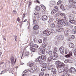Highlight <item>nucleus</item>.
I'll return each mask as SVG.
<instances>
[{
  "label": "nucleus",
  "instance_id": "f257e3e1",
  "mask_svg": "<svg viewBox=\"0 0 76 76\" xmlns=\"http://www.w3.org/2000/svg\"><path fill=\"white\" fill-rule=\"evenodd\" d=\"M41 58L43 61H46L47 56L45 55H43L41 57L39 56L35 60L36 62H39L40 64H42V62L41 61Z\"/></svg>",
  "mask_w": 76,
  "mask_h": 76
},
{
  "label": "nucleus",
  "instance_id": "f03ea898",
  "mask_svg": "<svg viewBox=\"0 0 76 76\" xmlns=\"http://www.w3.org/2000/svg\"><path fill=\"white\" fill-rule=\"evenodd\" d=\"M60 20V18H58L56 19V21H57V24L59 25V26H58V28H60L61 27H62L63 26V19H62L61 20Z\"/></svg>",
  "mask_w": 76,
  "mask_h": 76
},
{
  "label": "nucleus",
  "instance_id": "7ed1b4c3",
  "mask_svg": "<svg viewBox=\"0 0 76 76\" xmlns=\"http://www.w3.org/2000/svg\"><path fill=\"white\" fill-rule=\"evenodd\" d=\"M56 64H57V68H61L64 66V63L61 62L60 61H58L56 63Z\"/></svg>",
  "mask_w": 76,
  "mask_h": 76
},
{
  "label": "nucleus",
  "instance_id": "20e7f679",
  "mask_svg": "<svg viewBox=\"0 0 76 76\" xmlns=\"http://www.w3.org/2000/svg\"><path fill=\"white\" fill-rule=\"evenodd\" d=\"M57 40H63L64 39V37L63 36H60L58 35L55 38Z\"/></svg>",
  "mask_w": 76,
  "mask_h": 76
},
{
  "label": "nucleus",
  "instance_id": "39448f33",
  "mask_svg": "<svg viewBox=\"0 0 76 76\" xmlns=\"http://www.w3.org/2000/svg\"><path fill=\"white\" fill-rule=\"evenodd\" d=\"M52 75L53 76H56V69L54 68H53L52 69Z\"/></svg>",
  "mask_w": 76,
  "mask_h": 76
},
{
  "label": "nucleus",
  "instance_id": "423d86ee",
  "mask_svg": "<svg viewBox=\"0 0 76 76\" xmlns=\"http://www.w3.org/2000/svg\"><path fill=\"white\" fill-rule=\"evenodd\" d=\"M69 72L71 73L72 75H73L75 74V72H76V69L75 68L72 67L69 69Z\"/></svg>",
  "mask_w": 76,
  "mask_h": 76
},
{
  "label": "nucleus",
  "instance_id": "0eeeda50",
  "mask_svg": "<svg viewBox=\"0 0 76 76\" xmlns=\"http://www.w3.org/2000/svg\"><path fill=\"white\" fill-rule=\"evenodd\" d=\"M52 55V59H53V60H56L57 57H58V54L56 53H54V54L53 53Z\"/></svg>",
  "mask_w": 76,
  "mask_h": 76
},
{
  "label": "nucleus",
  "instance_id": "6e6552de",
  "mask_svg": "<svg viewBox=\"0 0 76 76\" xmlns=\"http://www.w3.org/2000/svg\"><path fill=\"white\" fill-rule=\"evenodd\" d=\"M43 33V34H46L47 36H49V35H50L51 33L50 32V31H48V30L47 29L44 31Z\"/></svg>",
  "mask_w": 76,
  "mask_h": 76
},
{
  "label": "nucleus",
  "instance_id": "1a4fd4ad",
  "mask_svg": "<svg viewBox=\"0 0 76 76\" xmlns=\"http://www.w3.org/2000/svg\"><path fill=\"white\" fill-rule=\"evenodd\" d=\"M60 53L61 54H63L64 53V47L61 46L59 49Z\"/></svg>",
  "mask_w": 76,
  "mask_h": 76
},
{
  "label": "nucleus",
  "instance_id": "9d476101",
  "mask_svg": "<svg viewBox=\"0 0 76 76\" xmlns=\"http://www.w3.org/2000/svg\"><path fill=\"white\" fill-rule=\"evenodd\" d=\"M59 68L58 69V72L59 73H63V66L61 68Z\"/></svg>",
  "mask_w": 76,
  "mask_h": 76
},
{
  "label": "nucleus",
  "instance_id": "9b49d317",
  "mask_svg": "<svg viewBox=\"0 0 76 76\" xmlns=\"http://www.w3.org/2000/svg\"><path fill=\"white\" fill-rule=\"evenodd\" d=\"M56 3L54 1H50V6H53V5H55Z\"/></svg>",
  "mask_w": 76,
  "mask_h": 76
},
{
  "label": "nucleus",
  "instance_id": "f8f14e48",
  "mask_svg": "<svg viewBox=\"0 0 76 76\" xmlns=\"http://www.w3.org/2000/svg\"><path fill=\"white\" fill-rule=\"evenodd\" d=\"M29 54V52H26L25 53L23 54L22 57H23V56H28Z\"/></svg>",
  "mask_w": 76,
  "mask_h": 76
},
{
  "label": "nucleus",
  "instance_id": "ddd939ff",
  "mask_svg": "<svg viewBox=\"0 0 76 76\" xmlns=\"http://www.w3.org/2000/svg\"><path fill=\"white\" fill-rule=\"evenodd\" d=\"M75 45H74V44L73 43H70L69 44V47L70 48H74V47Z\"/></svg>",
  "mask_w": 76,
  "mask_h": 76
},
{
  "label": "nucleus",
  "instance_id": "4468645a",
  "mask_svg": "<svg viewBox=\"0 0 76 76\" xmlns=\"http://www.w3.org/2000/svg\"><path fill=\"white\" fill-rule=\"evenodd\" d=\"M47 44H48V43L46 42H43L42 44V47H46L47 45Z\"/></svg>",
  "mask_w": 76,
  "mask_h": 76
},
{
  "label": "nucleus",
  "instance_id": "2eb2a0df",
  "mask_svg": "<svg viewBox=\"0 0 76 76\" xmlns=\"http://www.w3.org/2000/svg\"><path fill=\"white\" fill-rule=\"evenodd\" d=\"M63 71H62V73H63L64 75V74H66V73L68 72V70H67L66 69H64V68H63Z\"/></svg>",
  "mask_w": 76,
  "mask_h": 76
},
{
  "label": "nucleus",
  "instance_id": "dca6fc26",
  "mask_svg": "<svg viewBox=\"0 0 76 76\" xmlns=\"http://www.w3.org/2000/svg\"><path fill=\"white\" fill-rule=\"evenodd\" d=\"M76 0H69V3L71 4H73L75 3V1Z\"/></svg>",
  "mask_w": 76,
  "mask_h": 76
},
{
  "label": "nucleus",
  "instance_id": "f3484780",
  "mask_svg": "<svg viewBox=\"0 0 76 76\" xmlns=\"http://www.w3.org/2000/svg\"><path fill=\"white\" fill-rule=\"evenodd\" d=\"M43 20H46L47 19V17L46 16H43L42 18Z\"/></svg>",
  "mask_w": 76,
  "mask_h": 76
},
{
  "label": "nucleus",
  "instance_id": "a211bd4d",
  "mask_svg": "<svg viewBox=\"0 0 76 76\" xmlns=\"http://www.w3.org/2000/svg\"><path fill=\"white\" fill-rule=\"evenodd\" d=\"M63 19V22L64 23L66 22V20H67V17H66V16H64V19Z\"/></svg>",
  "mask_w": 76,
  "mask_h": 76
},
{
  "label": "nucleus",
  "instance_id": "6ab92c4d",
  "mask_svg": "<svg viewBox=\"0 0 76 76\" xmlns=\"http://www.w3.org/2000/svg\"><path fill=\"white\" fill-rule=\"evenodd\" d=\"M64 30V29L63 28H59L58 29H57V31L58 32H63Z\"/></svg>",
  "mask_w": 76,
  "mask_h": 76
},
{
  "label": "nucleus",
  "instance_id": "aec40b11",
  "mask_svg": "<svg viewBox=\"0 0 76 76\" xmlns=\"http://www.w3.org/2000/svg\"><path fill=\"white\" fill-rule=\"evenodd\" d=\"M72 5H73V4H71V5H69L68 6H67L66 7V9H67V10H69V9H70V8L71 7H72Z\"/></svg>",
  "mask_w": 76,
  "mask_h": 76
},
{
  "label": "nucleus",
  "instance_id": "412c9836",
  "mask_svg": "<svg viewBox=\"0 0 76 76\" xmlns=\"http://www.w3.org/2000/svg\"><path fill=\"white\" fill-rule=\"evenodd\" d=\"M64 34L65 35H66V36H68V35H69V32L67 30H65Z\"/></svg>",
  "mask_w": 76,
  "mask_h": 76
},
{
  "label": "nucleus",
  "instance_id": "4be33fe9",
  "mask_svg": "<svg viewBox=\"0 0 76 76\" xmlns=\"http://www.w3.org/2000/svg\"><path fill=\"white\" fill-rule=\"evenodd\" d=\"M57 47H55L54 48L53 50V54H54V53H56V52L57 51Z\"/></svg>",
  "mask_w": 76,
  "mask_h": 76
},
{
  "label": "nucleus",
  "instance_id": "5701e85b",
  "mask_svg": "<svg viewBox=\"0 0 76 76\" xmlns=\"http://www.w3.org/2000/svg\"><path fill=\"white\" fill-rule=\"evenodd\" d=\"M11 60V61L12 64H13V63H14V57H11L10 58Z\"/></svg>",
  "mask_w": 76,
  "mask_h": 76
},
{
  "label": "nucleus",
  "instance_id": "b1692460",
  "mask_svg": "<svg viewBox=\"0 0 76 76\" xmlns=\"http://www.w3.org/2000/svg\"><path fill=\"white\" fill-rule=\"evenodd\" d=\"M69 18L70 20H72V19H74V15H69Z\"/></svg>",
  "mask_w": 76,
  "mask_h": 76
},
{
  "label": "nucleus",
  "instance_id": "393cba45",
  "mask_svg": "<svg viewBox=\"0 0 76 76\" xmlns=\"http://www.w3.org/2000/svg\"><path fill=\"white\" fill-rule=\"evenodd\" d=\"M69 22L71 23H72V24H75L76 25V21L74 20H70L69 21Z\"/></svg>",
  "mask_w": 76,
  "mask_h": 76
},
{
  "label": "nucleus",
  "instance_id": "a878e982",
  "mask_svg": "<svg viewBox=\"0 0 76 76\" xmlns=\"http://www.w3.org/2000/svg\"><path fill=\"white\" fill-rule=\"evenodd\" d=\"M53 10L56 11V12H57L58 11V7L56 6L54 7Z\"/></svg>",
  "mask_w": 76,
  "mask_h": 76
},
{
  "label": "nucleus",
  "instance_id": "bb28decb",
  "mask_svg": "<svg viewBox=\"0 0 76 76\" xmlns=\"http://www.w3.org/2000/svg\"><path fill=\"white\" fill-rule=\"evenodd\" d=\"M60 8L62 10H64V5H63V4H61V5L60 7Z\"/></svg>",
  "mask_w": 76,
  "mask_h": 76
},
{
  "label": "nucleus",
  "instance_id": "cd10ccee",
  "mask_svg": "<svg viewBox=\"0 0 76 76\" xmlns=\"http://www.w3.org/2000/svg\"><path fill=\"white\" fill-rule=\"evenodd\" d=\"M38 28H39V26L37 25L34 26V27H33V29L34 30H36L37 29H38Z\"/></svg>",
  "mask_w": 76,
  "mask_h": 76
},
{
  "label": "nucleus",
  "instance_id": "c85d7f7f",
  "mask_svg": "<svg viewBox=\"0 0 76 76\" xmlns=\"http://www.w3.org/2000/svg\"><path fill=\"white\" fill-rule=\"evenodd\" d=\"M47 66V64L45 63H43L42 65V67H46Z\"/></svg>",
  "mask_w": 76,
  "mask_h": 76
},
{
  "label": "nucleus",
  "instance_id": "c756f323",
  "mask_svg": "<svg viewBox=\"0 0 76 76\" xmlns=\"http://www.w3.org/2000/svg\"><path fill=\"white\" fill-rule=\"evenodd\" d=\"M52 60H53L52 56H50L48 58V60L49 61H52Z\"/></svg>",
  "mask_w": 76,
  "mask_h": 76
},
{
  "label": "nucleus",
  "instance_id": "7c9ffc66",
  "mask_svg": "<svg viewBox=\"0 0 76 76\" xmlns=\"http://www.w3.org/2000/svg\"><path fill=\"white\" fill-rule=\"evenodd\" d=\"M73 6V7H75L76 10V0L74 1V4H72Z\"/></svg>",
  "mask_w": 76,
  "mask_h": 76
},
{
  "label": "nucleus",
  "instance_id": "2f4dec72",
  "mask_svg": "<svg viewBox=\"0 0 76 76\" xmlns=\"http://www.w3.org/2000/svg\"><path fill=\"white\" fill-rule=\"evenodd\" d=\"M47 53H48L49 54V55L51 56V55H52V52L51 51H48V50H47Z\"/></svg>",
  "mask_w": 76,
  "mask_h": 76
},
{
  "label": "nucleus",
  "instance_id": "473e14b6",
  "mask_svg": "<svg viewBox=\"0 0 76 76\" xmlns=\"http://www.w3.org/2000/svg\"><path fill=\"white\" fill-rule=\"evenodd\" d=\"M57 12L55 10H52L51 11V14L52 15H54L55 13H56Z\"/></svg>",
  "mask_w": 76,
  "mask_h": 76
},
{
  "label": "nucleus",
  "instance_id": "72a5a7b5",
  "mask_svg": "<svg viewBox=\"0 0 76 76\" xmlns=\"http://www.w3.org/2000/svg\"><path fill=\"white\" fill-rule=\"evenodd\" d=\"M64 23L66 24V25H67V26H69L70 25V22L68 23L66 22Z\"/></svg>",
  "mask_w": 76,
  "mask_h": 76
},
{
  "label": "nucleus",
  "instance_id": "f704fd0d",
  "mask_svg": "<svg viewBox=\"0 0 76 76\" xmlns=\"http://www.w3.org/2000/svg\"><path fill=\"white\" fill-rule=\"evenodd\" d=\"M41 7H42V9L44 10H45L46 8L44 6V5H42L41 6Z\"/></svg>",
  "mask_w": 76,
  "mask_h": 76
},
{
  "label": "nucleus",
  "instance_id": "c9c22d12",
  "mask_svg": "<svg viewBox=\"0 0 76 76\" xmlns=\"http://www.w3.org/2000/svg\"><path fill=\"white\" fill-rule=\"evenodd\" d=\"M38 33V30H36L35 31H34V34H37Z\"/></svg>",
  "mask_w": 76,
  "mask_h": 76
},
{
  "label": "nucleus",
  "instance_id": "e433bc0d",
  "mask_svg": "<svg viewBox=\"0 0 76 76\" xmlns=\"http://www.w3.org/2000/svg\"><path fill=\"white\" fill-rule=\"evenodd\" d=\"M34 65V64L33 63H31L29 64V66L31 67H32Z\"/></svg>",
  "mask_w": 76,
  "mask_h": 76
},
{
  "label": "nucleus",
  "instance_id": "4c0bfd02",
  "mask_svg": "<svg viewBox=\"0 0 76 76\" xmlns=\"http://www.w3.org/2000/svg\"><path fill=\"white\" fill-rule=\"evenodd\" d=\"M40 10V8L39 7H36V10H37V11H39Z\"/></svg>",
  "mask_w": 76,
  "mask_h": 76
},
{
  "label": "nucleus",
  "instance_id": "58836bf2",
  "mask_svg": "<svg viewBox=\"0 0 76 76\" xmlns=\"http://www.w3.org/2000/svg\"><path fill=\"white\" fill-rule=\"evenodd\" d=\"M44 72H41L40 73V74H39V76H43V75H44Z\"/></svg>",
  "mask_w": 76,
  "mask_h": 76
},
{
  "label": "nucleus",
  "instance_id": "ea45409f",
  "mask_svg": "<svg viewBox=\"0 0 76 76\" xmlns=\"http://www.w3.org/2000/svg\"><path fill=\"white\" fill-rule=\"evenodd\" d=\"M54 27H55V25L54 24H52L51 25V28H54Z\"/></svg>",
  "mask_w": 76,
  "mask_h": 76
},
{
  "label": "nucleus",
  "instance_id": "a19ab883",
  "mask_svg": "<svg viewBox=\"0 0 76 76\" xmlns=\"http://www.w3.org/2000/svg\"><path fill=\"white\" fill-rule=\"evenodd\" d=\"M0 65H2L4 66V62L1 61L0 63Z\"/></svg>",
  "mask_w": 76,
  "mask_h": 76
},
{
  "label": "nucleus",
  "instance_id": "79ce46f5",
  "mask_svg": "<svg viewBox=\"0 0 76 76\" xmlns=\"http://www.w3.org/2000/svg\"><path fill=\"white\" fill-rule=\"evenodd\" d=\"M33 69H34V70H37V66H34V67H33Z\"/></svg>",
  "mask_w": 76,
  "mask_h": 76
},
{
  "label": "nucleus",
  "instance_id": "37998d69",
  "mask_svg": "<svg viewBox=\"0 0 76 76\" xmlns=\"http://www.w3.org/2000/svg\"><path fill=\"white\" fill-rule=\"evenodd\" d=\"M46 69V68L45 67H44L42 68V69H41V71H45V69Z\"/></svg>",
  "mask_w": 76,
  "mask_h": 76
},
{
  "label": "nucleus",
  "instance_id": "c03bdc74",
  "mask_svg": "<svg viewBox=\"0 0 76 76\" xmlns=\"http://www.w3.org/2000/svg\"><path fill=\"white\" fill-rule=\"evenodd\" d=\"M31 51H32V52H35L36 51V49L32 48L31 49Z\"/></svg>",
  "mask_w": 76,
  "mask_h": 76
},
{
  "label": "nucleus",
  "instance_id": "a18cd8bd",
  "mask_svg": "<svg viewBox=\"0 0 76 76\" xmlns=\"http://www.w3.org/2000/svg\"><path fill=\"white\" fill-rule=\"evenodd\" d=\"M34 46L36 48H38V47H39V46L35 44L34 45Z\"/></svg>",
  "mask_w": 76,
  "mask_h": 76
},
{
  "label": "nucleus",
  "instance_id": "49530a36",
  "mask_svg": "<svg viewBox=\"0 0 76 76\" xmlns=\"http://www.w3.org/2000/svg\"><path fill=\"white\" fill-rule=\"evenodd\" d=\"M41 53H42V51L41 50H40L38 52L39 55H41Z\"/></svg>",
  "mask_w": 76,
  "mask_h": 76
},
{
  "label": "nucleus",
  "instance_id": "de8ad7c7",
  "mask_svg": "<svg viewBox=\"0 0 76 76\" xmlns=\"http://www.w3.org/2000/svg\"><path fill=\"white\" fill-rule=\"evenodd\" d=\"M68 53H69V52H68V50L66 49L65 51V54H67Z\"/></svg>",
  "mask_w": 76,
  "mask_h": 76
},
{
  "label": "nucleus",
  "instance_id": "09e8293b",
  "mask_svg": "<svg viewBox=\"0 0 76 76\" xmlns=\"http://www.w3.org/2000/svg\"><path fill=\"white\" fill-rule=\"evenodd\" d=\"M61 1H59L57 3V4H61Z\"/></svg>",
  "mask_w": 76,
  "mask_h": 76
},
{
  "label": "nucleus",
  "instance_id": "8fccbe9b",
  "mask_svg": "<svg viewBox=\"0 0 76 76\" xmlns=\"http://www.w3.org/2000/svg\"><path fill=\"white\" fill-rule=\"evenodd\" d=\"M33 23H34V24H35L36 25L37 24V22H36V20H33Z\"/></svg>",
  "mask_w": 76,
  "mask_h": 76
},
{
  "label": "nucleus",
  "instance_id": "3c124183",
  "mask_svg": "<svg viewBox=\"0 0 76 76\" xmlns=\"http://www.w3.org/2000/svg\"><path fill=\"white\" fill-rule=\"evenodd\" d=\"M46 49L45 48H44L43 49V50H42V54H44V51Z\"/></svg>",
  "mask_w": 76,
  "mask_h": 76
},
{
  "label": "nucleus",
  "instance_id": "603ef678",
  "mask_svg": "<svg viewBox=\"0 0 76 76\" xmlns=\"http://www.w3.org/2000/svg\"><path fill=\"white\" fill-rule=\"evenodd\" d=\"M69 54L70 57V56H72V52H70Z\"/></svg>",
  "mask_w": 76,
  "mask_h": 76
},
{
  "label": "nucleus",
  "instance_id": "864d4df0",
  "mask_svg": "<svg viewBox=\"0 0 76 76\" xmlns=\"http://www.w3.org/2000/svg\"><path fill=\"white\" fill-rule=\"evenodd\" d=\"M61 16H64L65 15V14L64 13H61L60 14Z\"/></svg>",
  "mask_w": 76,
  "mask_h": 76
},
{
  "label": "nucleus",
  "instance_id": "5fc2aeb1",
  "mask_svg": "<svg viewBox=\"0 0 76 76\" xmlns=\"http://www.w3.org/2000/svg\"><path fill=\"white\" fill-rule=\"evenodd\" d=\"M66 57V58H69V57H70V56H69V54L66 55L65 56Z\"/></svg>",
  "mask_w": 76,
  "mask_h": 76
},
{
  "label": "nucleus",
  "instance_id": "6e6d98bb",
  "mask_svg": "<svg viewBox=\"0 0 76 76\" xmlns=\"http://www.w3.org/2000/svg\"><path fill=\"white\" fill-rule=\"evenodd\" d=\"M76 32V31L75 30H72V33H73V34H75Z\"/></svg>",
  "mask_w": 76,
  "mask_h": 76
},
{
  "label": "nucleus",
  "instance_id": "4d7b16f0",
  "mask_svg": "<svg viewBox=\"0 0 76 76\" xmlns=\"http://www.w3.org/2000/svg\"><path fill=\"white\" fill-rule=\"evenodd\" d=\"M38 42L39 43H41L42 42V39H39L38 41Z\"/></svg>",
  "mask_w": 76,
  "mask_h": 76
},
{
  "label": "nucleus",
  "instance_id": "13d9d810",
  "mask_svg": "<svg viewBox=\"0 0 76 76\" xmlns=\"http://www.w3.org/2000/svg\"><path fill=\"white\" fill-rule=\"evenodd\" d=\"M68 61H69V60L68 59H66L65 60L64 62L65 63H67Z\"/></svg>",
  "mask_w": 76,
  "mask_h": 76
},
{
  "label": "nucleus",
  "instance_id": "bf43d9fd",
  "mask_svg": "<svg viewBox=\"0 0 76 76\" xmlns=\"http://www.w3.org/2000/svg\"><path fill=\"white\" fill-rule=\"evenodd\" d=\"M28 69L25 70V71L23 72L24 73H26V72H28Z\"/></svg>",
  "mask_w": 76,
  "mask_h": 76
},
{
  "label": "nucleus",
  "instance_id": "052dcab7",
  "mask_svg": "<svg viewBox=\"0 0 76 76\" xmlns=\"http://www.w3.org/2000/svg\"><path fill=\"white\" fill-rule=\"evenodd\" d=\"M4 73H5V70H4L2 71L1 72V75H2V74Z\"/></svg>",
  "mask_w": 76,
  "mask_h": 76
},
{
  "label": "nucleus",
  "instance_id": "680f3d73",
  "mask_svg": "<svg viewBox=\"0 0 76 76\" xmlns=\"http://www.w3.org/2000/svg\"><path fill=\"white\" fill-rule=\"evenodd\" d=\"M68 62H69V63H73V61L72 60H68Z\"/></svg>",
  "mask_w": 76,
  "mask_h": 76
},
{
  "label": "nucleus",
  "instance_id": "e2e57ef3",
  "mask_svg": "<svg viewBox=\"0 0 76 76\" xmlns=\"http://www.w3.org/2000/svg\"><path fill=\"white\" fill-rule=\"evenodd\" d=\"M33 42H31L30 44V46H31V45H33Z\"/></svg>",
  "mask_w": 76,
  "mask_h": 76
},
{
  "label": "nucleus",
  "instance_id": "0e129e2a",
  "mask_svg": "<svg viewBox=\"0 0 76 76\" xmlns=\"http://www.w3.org/2000/svg\"><path fill=\"white\" fill-rule=\"evenodd\" d=\"M38 13L37 12H36L34 13V15H35V16H37V15H38Z\"/></svg>",
  "mask_w": 76,
  "mask_h": 76
},
{
  "label": "nucleus",
  "instance_id": "69168bd1",
  "mask_svg": "<svg viewBox=\"0 0 76 76\" xmlns=\"http://www.w3.org/2000/svg\"><path fill=\"white\" fill-rule=\"evenodd\" d=\"M59 15V13H57L55 15V16H58Z\"/></svg>",
  "mask_w": 76,
  "mask_h": 76
},
{
  "label": "nucleus",
  "instance_id": "338daca9",
  "mask_svg": "<svg viewBox=\"0 0 76 76\" xmlns=\"http://www.w3.org/2000/svg\"><path fill=\"white\" fill-rule=\"evenodd\" d=\"M71 38L72 39H75V36L74 35H72L71 36Z\"/></svg>",
  "mask_w": 76,
  "mask_h": 76
},
{
  "label": "nucleus",
  "instance_id": "774afa93",
  "mask_svg": "<svg viewBox=\"0 0 76 76\" xmlns=\"http://www.w3.org/2000/svg\"><path fill=\"white\" fill-rule=\"evenodd\" d=\"M74 56H76V51L75 50L74 52Z\"/></svg>",
  "mask_w": 76,
  "mask_h": 76
}]
</instances>
